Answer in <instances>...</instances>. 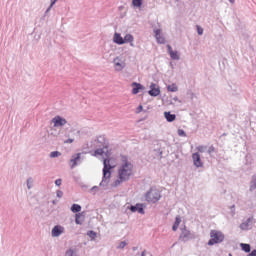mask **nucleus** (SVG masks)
Returning <instances> with one entry per match:
<instances>
[{
	"label": "nucleus",
	"instance_id": "f257e3e1",
	"mask_svg": "<svg viewBox=\"0 0 256 256\" xmlns=\"http://www.w3.org/2000/svg\"><path fill=\"white\" fill-rule=\"evenodd\" d=\"M133 175V164L129 161L127 156H121V163L118 169V179L114 182V187L121 185L124 181Z\"/></svg>",
	"mask_w": 256,
	"mask_h": 256
},
{
	"label": "nucleus",
	"instance_id": "f03ea898",
	"mask_svg": "<svg viewBox=\"0 0 256 256\" xmlns=\"http://www.w3.org/2000/svg\"><path fill=\"white\" fill-rule=\"evenodd\" d=\"M92 155L94 157L101 156L104 164H105V161H107V165H113V163H114V167L117 165V162H115V159L111 158V152L107 150V147L95 150Z\"/></svg>",
	"mask_w": 256,
	"mask_h": 256
},
{
	"label": "nucleus",
	"instance_id": "7ed1b4c3",
	"mask_svg": "<svg viewBox=\"0 0 256 256\" xmlns=\"http://www.w3.org/2000/svg\"><path fill=\"white\" fill-rule=\"evenodd\" d=\"M224 239L225 235L223 234V232L219 230H211L208 245H217V243H223Z\"/></svg>",
	"mask_w": 256,
	"mask_h": 256
},
{
	"label": "nucleus",
	"instance_id": "20e7f679",
	"mask_svg": "<svg viewBox=\"0 0 256 256\" xmlns=\"http://www.w3.org/2000/svg\"><path fill=\"white\" fill-rule=\"evenodd\" d=\"M161 199V192L157 188H151L146 194L148 203H157Z\"/></svg>",
	"mask_w": 256,
	"mask_h": 256
},
{
	"label": "nucleus",
	"instance_id": "39448f33",
	"mask_svg": "<svg viewBox=\"0 0 256 256\" xmlns=\"http://www.w3.org/2000/svg\"><path fill=\"white\" fill-rule=\"evenodd\" d=\"M115 168V163L107 164V160H104V168H103V180L101 183H105L107 179L111 178V169Z\"/></svg>",
	"mask_w": 256,
	"mask_h": 256
},
{
	"label": "nucleus",
	"instance_id": "423d86ee",
	"mask_svg": "<svg viewBox=\"0 0 256 256\" xmlns=\"http://www.w3.org/2000/svg\"><path fill=\"white\" fill-rule=\"evenodd\" d=\"M115 71H123L124 67H126L125 59L121 57H116L113 60Z\"/></svg>",
	"mask_w": 256,
	"mask_h": 256
},
{
	"label": "nucleus",
	"instance_id": "0eeeda50",
	"mask_svg": "<svg viewBox=\"0 0 256 256\" xmlns=\"http://www.w3.org/2000/svg\"><path fill=\"white\" fill-rule=\"evenodd\" d=\"M52 123H54V127H63L67 125V120L61 116H56L52 119Z\"/></svg>",
	"mask_w": 256,
	"mask_h": 256
},
{
	"label": "nucleus",
	"instance_id": "6e6552de",
	"mask_svg": "<svg viewBox=\"0 0 256 256\" xmlns=\"http://www.w3.org/2000/svg\"><path fill=\"white\" fill-rule=\"evenodd\" d=\"M179 239L180 241H189V239H193V234H191V231L184 228L182 229Z\"/></svg>",
	"mask_w": 256,
	"mask_h": 256
},
{
	"label": "nucleus",
	"instance_id": "1a4fd4ad",
	"mask_svg": "<svg viewBox=\"0 0 256 256\" xmlns=\"http://www.w3.org/2000/svg\"><path fill=\"white\" fill-rule=\"evenodd\" d=\"M131 87H132V95H137L138 93H140V91L145 90V86L137 82H133L131 84Z\"/></svg>",
	"mask_w": 256,
	"mask_h": 256
},
{
	"label": "nucleus",
	"instance_id": "9d476101",
	"mask_svg": "<svg viewBox=\"0 0 256 256\" xmlns=\"http://www.w3.org/2000/svg\"><path fill=\"white\" fill-rule=\"evenodd\" d=\"M148 93L151 95V97H158V95H161V89H159L157 84L152 83Z\"/></svg>",
	"mask_w": 256,
	"mask_h": 256
},
{
	"label": "nucleus",
	"instance_id": "9b49d317",
	"mask_svg": "<svg viewBox=\"0 0 256 256\" xmlns=\"http://www.w3.org/2000/svg\"><path fill=\"white\" fill-rule=\"evenodd\" d=\"M192 159L195 167H203V161H201V154L199 152L192 154Z\"/></svg>",
	"mask_w": 256,
	"mask_h": 256
},
{
	"label": "nucleus",
	"instance_id": "f8f14e48",
	"mask_svg": "<svg viewBox=\"0 0 256 256\" xmlns=\"http://www.w3.org/2000/svg\"><path fill=\"white\" fill-rule=\"evenodd\" d=\"M65 231V228H63V226H55L52 229V237H59V235L63 234V232Z\"/></svg>",
	"mask_w": 256,
	"mask_h": 256
},
{
	"label": "nucleus",
	"instance_id": "ddd939ff",
	"mask_svg": "<svg viewBox=\"0 0 256 256\" xmlns=\"http://www.w3.org/2000/svg\"><path fill=\"white\" fill-rule=\"evenodd\" d=\"M155 38L157 43L164 44L165 43V37H163V34H161V30L156 29L154 30Z\"/></svg>",
	"mask_w": 256,
	"mask_h": 256
},
{
	"label": "nucleus",
	"instance_id": "4468645a",
	"mask_svg": "<svg viewBox=\"0 0 256 256\" xmlns=\"http://www.w3.org/2000/svg\"><path fill=\"white\" fill-rule=\"evenodd\" d=\"M130 211H132V213H137L138 212L141 215H143L145 213V210H143V205L142 204H136L135 206H131Z\"/></svg>",
	"mask_w": 256,
	"mask_h": 256
},
{
	"label": "nucleus",
	"instance_id": "2eb2a0df",
	"mask_svg": "<svg viewBox=\"0 0 256 256\" xmlns=\"http://www.w3.org/2000/svg\"><path fill=\"white\" fill-rule=\"evenodd\" d=\"M167 49L171 59H174L175 61L179 60V53L177 51H173L171 45H167Z\"/></svg>",
	"mask_w": 256,
	"mask_h": 256
},
{
	"label": "nucleus",
	"instance_id": "dca6fc26",
	"mask_svg": "<svg viewBox=\"0 0 256 256\" xmlns=\"http://www.w3.org/2000/svg\"><path fill=\"white\" fill-rule=\"evenodd\" d=\"M79 159H81V153L74 154L72 156V158L70 159L71 169H74V167H77V161H79Z\"/></svg>",
	"mask_w": 256,
	"mask_h": 256
},
{
	"label": "nucleus",
	"instance_id": "f3484780",
	"mask_svg": "<svg viewBox=\"0 0 256 256\" xmlns=\"http://www.w3.org/2000/svg\"><path fill=\"white\" fill-rule=\"evenodd\" d=\"M114 43H117V45H124L125 41L123 37H121V34L115 33L113 38Z\"/></svg>",
	"mask_w": 256,
	"mask_h": 256
},
{
	"label": "nucleus",
	"instance_id": "a211bd4d",
	"mask_svg": "<svg viewBox=\"0 0 256 256\" xmlns=\"http://www.w3.org/2000/svg\"><path fill=\"white\" fill-rule=\"evenodd\" d=\"M164 117L168 121V123H173L177 119L175 114H171V112H164Z\"/></svg>",
	"mask_w": 256,
	"mask_h": 256
},
{
	"label": "nucleus",
	"instance_id": "6ab92c4d",
	"mask_svg": "<svg viewBox=\"0 0 256 256\" xmlns=\"http://www.w3.org/2000/svg\"><path fill=\"white\" fill-rule=\"evenodd\" d=\"M133 41H134L133 35H131V34L125 35L124 43H130L131 47H133L134 46Z\"/></svg>",
	"mask_w": 256,
	"mask_h": 256
},
{
	"label": "nucleus",
	"instance_id": "aec40b11",
	"mask_svg": "<svg viewBox=\"0 0 256 256\" xmlns=\"http://www.w3.org/2000/svg\"><path fill=\"white\" fill-rule=\"evenodd\" d=\"M179 225H181V217L180 216H177L176 217V220L172 226V230L173 231H177L179 229Z\"/></svg>",
	"mask_w": 256,
	"mask_h": 256
},
{
	"label": "nucleus",
	"instance_id": "412c9836",
	"mask_svg": "<svg viewBox=\"0 0 256 256\" xmlns=\"http://www.w3.org/2000/svg\"><path fill=\"white\" fill-rule=\"evenodd\" d=\"M133 7H136V9H141L143 6V0H132Z\"/></svg>",
	"mask_w": 256,
	"mask_h": 256
},
{
	"label": "nucleus",
	"instance_id": "4be33fe9",
	"mask_svg": "<svg viewBox=\"0 0 256 256\" xmlns=\"http://www.w3.org/2000/svg\"><path fill=\"white\" fill-rule=\"evenodd\" d=\"M75 223L77 225H82L83 223V215L81 213H78L75 215Z\"/></svg>",
	"mask_w": 256,
	"mask_h": 256
},
{
	"label": "nucleus",
	"instance_id": "5701e85b",
	"mask_svg": "<svg viewBox=\"0 0 256 256\" xmlns=\"http://www.w3.org/2000/svg\"><path fill=\"white\" fill-rule=\"evenodd\" d=\"M71 211H72V213H80V211H81V205H79V204H73V205L71 206Z\"/></svg>",
	"mask_w": 256,
	"mask_h": 256
},
{
	"label": "nucleus",
	"instance_id": "b1692460",
	"mask_svg": "<svg viewBox=\"0 0 256 256\" xmlns=\"http://www.w3.org/2000/svg\"><path fill=\"white\" fill-rule=\"evenodd\" d=\"M168 91L171 93H176V91H179V88L177 87L176 84L168 85L167 86Z\"/></svg>",
	"mask_w": 256,
	"mask_h": 256
},
{
	"label": "nucleus",
	"instance_id": "393cba45",
	"mask_svg": "<svg viewBox=\"0 0 256 256\" xmlns=\"http://www.w3.org/2000/svg\"><path fill=\"white\" fill-rule=\"evenodd\" d=\"M242 247V251H245V253H251V245L249 244H240Z\"/></svg>",
	"mask_w": 256,
	"mask_h": 256
},
{
	"label": "nucleus",
	"instance_id": "a878e982",
	"mask_svg": "<svg viewBox=\"0 0 256 256\" xmlns=\"http://www.w3.org/2000/svg\"><path fill=\"white\" fill-rule=\"evenodd\" d=\"M240 229H242L243 231L249 229V222H243V223L240 225Z\"/></svg>",
	"mask_w": 256,
	"mask_h": 256
},
{
	"label": "nucleus",
	"instance_id": "bb28decb",
	"mask_svg": "<svg viewBox=\"0 0 256 256\" xmlns=\"http://www.w3.org/2000/svg\"><path fill=\"white\" fill-rule=\"evenodd\" d=\"M197 151H199V153H205V151H207V146H198Z\"/></svg>",
	"mask_w": 256,
	"mask_h": 256
},
{
	"label": "nucleus",
	"instance_id": "cd10ccee",
	"mask_svg": "<svg viewBox=\"0 0 256 256\" xmlns=\"http://www.w3.org/2000/svg\"><path fill=\"white\" fill-rule=\"evenodd\" d=\"M61 155V153L59 151H54L50 153V157L55 158V157H59Z\"/></svg>",
	"mask_w": 256,
	"mask_h": 256
},
{
	"label": "nucleus",
	"instance_id": "c85d7f7f",
	"mask_svg": "<svg viewBox=\"0 0 256 256\" xmlns=\"http://www.w3.org/2000/svg\"><path fill=\"white\" fill-rule=\"evenodd\" d=\"M127 246V242H120L118 245V249H124Z\"/></svg>",
	"mask_w": 256,
	"mask_h": 256
},
{
	"label": "nucleus",
	"instance_id": "c756f323",
	"mask_svg": "<svg viewBox=\"0 0 256 256\" xmlns=\"http://www.w3.org/2000/svg\"><path fill=\"white\" fill-rule=\"evenodd\" d=\"M178 135H179V137H186L185 131L182 129L178 130Z\"/></svg>",
	"mask_w": 256,
	"mask_h": 256
},
{
	"label": "nucleus",
	"instance_id": "7c9ffc66",
	"mask_svg": "<svg viewBox=\"0 0 256 256\" xmlns=\"http://www.w3.org/2000/svg\"><path fill=\"white\" fill-rule=\"evenodd\" d=\"M208 153H209V155H211V153H215V146H210L208 148Z\"/></svg>",
	"mask_w": 256,
	"mask_h": 256
},
{
	"label": "nucleus",
	"instance_id": "2f4dec72",
	"mask_svg": "<svg viewBox=\"0 0 256 256\" xmlns=\"http://www.w3.org/2000/svg\"><path fill=\"white\" fill-rule=\"evenodd\" d=\"M66 255H67V256H74V255H75V252H74L72 249H70V250H68V251L66 252Z\"/></svg>",
	"mask_w": 256,
	"mask_h": 256
},
{
	"label": "nucleus",
	"instance_id": "473e14b6",
	"mask_svg": "<svg viewBox=\"0 0 256 256\" xmlns=\"http://www.w3.org/2000/svg\"><path fill=\"white\" fill-rule=\"evenodd\" d=\"M196 27H197L198 35H202L203 34V28H201L199 25H197Z\"/></svg>",
	"mask_w": 256,
	"mask_h": 256
},
{
	"label": "nucleus",
	"instance_id": "72a5a7b5",
	"mask_svg": "<svg viewBox=\"0 0 256 256\" xmlns=\"http://www.w3.org/2000/svg\"><path fill=\"white\" fill-rule=\"evenodd\" d=\"M55 3H57V0H51L50 7L48 8L47 11H50V10H51V7H53V5H55Z\"/></svg>",
	"mask_w": 256,
	"mask_h": 256
},
{
	"label": "nucleus",
	"instance_id": "f704fd0d",
	"mask_svg": "<svg viewBox=\"0 0 256 256\" xmlns=\"http://www.w3.org/2000/svg\"><path fill=\"white\" fill-rule=\"evenodd\" d=\"M61 183H62V180L61 179H57L55 181V185H57V187H61Z\"/></svg>",
	"mask_w": 256,
	"mask_h": 256
},
{
	"label": "nucleus",
	"instance_id": "c9c22d12",
	"mask_svg": "<svg viewBox=\"0 0 256 256\" xmlns=\"http://www.w3.org/2000/svg\"><path fill=\"white\" fill-rule=\"evenodd\" d=\"M56 195H57V197H59V198L63 197V191L58 190V191L56 192Z\"/></svg>",
	"mask_w": 256,
	"mask_h": 256
},
{
	"label": "nucleus",
	"instance_id": "e433bc0d",
	"mask_svg": "<svg viewBox=\"0 0 256 256\" xmlns=\"http://www.w3.org/2000/svg\"><path fill=\"white\" fill-rule=\"evenodd\" d=\"M73 141H75L73 138H69L66 141H64V143L71 144V143H73Z\"/></svg>",
	"mask_w": 256,
	"mask_h": 256
},
{
	"label": "nucleus",
	"instance_id": "4c0bfd02",
	"mask_svg": "<svg viewBox=\"0 0 256 256\" xmlns=\"http://www.w3.org/2000/svg\"><path fill=\"white\" fill-rule=\"evenodd\" d=\"M142 111H143V106L142 105L138 106L137 113H141Z\"/></svg>",
	"mask_w": 256,
	"mask_h": 256
},
{
	"label": "nucleus",
	"instance_id": "58836bf2",
	"mask_svg": "<svg viewBox=\"0 0 256 256\" xmlns=\"http://www.w3.org/2000/svg\"><path fill=\"white\" fill-rule=\"evenodd\" d=\"M250 256H256V250H253V251L250 253Z\"/></svg>",
	"mask_w": 256,
	"mask_h": 256
},
{
	"label": "nucleus",
	"instance_id": "ea45409f",
	"mask_svg": "<svg viewBox=\"0 0 256 256\" xmlns=\"http://www.w3.org/2000/svg\"><path fill=\"white\" fill-rule=\"evenodd\" d=\"M29 183H31V179H28V189H31V185H29Z\"/></svg>",
	"mask_w": 256,
	"mask_h": 256
},
{
	"label": "nucleus",
	"instance_id": "a19ab883",
	"mask_svg": "<svg viewBox=\"0 0 256 256\" xmlns=\"http://www.w3.org/2000/svg\"><path fill=\"white\" fill-rule=\"evenodd\" d=\"M90 235H93V237H95V232H93V231H90Z\"/></svg>",
	"mask_w": 256,
	"mask_h": 256
},
{
	"label": "nucleus",
	"instance_id": "79ce46f5",
	"mask_svg": "<svg viewBox=\"0 0 256 256\" xmlns=\"http://www.w3.org/2000/svg\"><path fill=\"white\" fill-rule=\"evenodd\" d=\"M230 1V3H235V0H229Z\"/></svg>",
	"mask_w": 256,
	"mask_h": 256
},
{
	"label": "nucleus",
	"instance_id": "37998d69",
	"mask_svg": "<svg viewBox=\"0 0 256 256\" xmlns=\"http://www.w3.org/2000/svg\"><path fill=\"white\" fill-rule=\"evenodd\" d=\"M142 256H145V252L142 253Z\"/></svg>",
	"mask_w": 256,
	"mask_h": 256
}]
</instances>
